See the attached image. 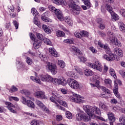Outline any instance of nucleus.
Wrapping results in <instances>:
<instances>
[{
    "mask_svg": "<svg viewBox=\"0 0 125 125\" xmlns=\"http://www.w3.org/2000/svg\"><path fill=\"white\" fill-rule=\"evenodd\" d=\"M98 44L100 46V47H101V48H104L106 54H108L104 55V59H106V60L107 61L111 62L114 61V60H115V61H119V60H120V59L118 58V56L114 55L112 53L111 49H110L109 46L107 44H103V43H102L101 42H99Z\"/></svg>",
    "mask_w": 125,
    "mask_h": 125,
    "instance_id": "f257e3e1",
    "label": "nucleus"
},
{
    "mask_svg": "<svg viewBox=\"0 0 125 125\" xmlns=\"http://www.w3.org/2000/svg\"><path fill=\"white\" fill-rule=\"evenodd\" d=\"M62 99V96L57 93H53V96L50 98V100L55 103V104H58L59 103L60 105H62L64 107H68V104L67 103L64 101L61 100Z\"/></svg>",
    "mask_w": 125,
    "mask_h": 125,
    "instance_id": "f03ea898",
    "label": "nucleus"
},
{
    "mask_svg": "<svg viewBox=\"0 0 125 125\" xmlns=\"http://www.w3.org/2000/svg\"><path fill=\"white\" fill-rule=\"evenodd\" d=\"M80 2L79 0H69L68 5L73 9V14L74 15H79L81 11V7L77 4Z\"/></svg>",
    "mask_w": 125,
    "mask_h": 125,
    "instance_id": "7ed1b4c3",
    "label": "nucleus"
},
{
    "mask_svg": "<svg viewBox=\"0 0 125 125\" xmlns=\"http://www.w3.org/2000/svg\"><path fill=\"white\" fill-rule=\"evenodd\" d=\"M83 109L87 114L89 119H95L96 116L94 115V107L90 105H84Z\"/></svg>",
    "mask_w": 125,
    "mask_h": 125,
    "instance_id": "20e7f679",
    "label": "nucleus"
},
{
    "mask_svg": "<svg viewBox=\"0 0 125 125\" xmlns=\"http://www.w3.org/2000/svg\"><path fill=\"white\" fill-rule=\"evenodd\" d=\"M49 9L50 11L54 12V13L56 14L57 18H58L60 21L63 20V14H62V12L60 11V10L56 9V8L53 6H49Z\"/></svg>",
    "mask_w": 125,
    "mask_h": 125,
    "instance_id": "39448f33",
    "label": "nucleus"
},
{
    "mask_svg": "<svg viewBox=\"0 0 125 125\" xmlns=\"http://www.w3.org/2000/svg\"><path fill=\"white\" fill-rule=\"evenodd\" d=\"M83 99V97H82V96L78 95L77 94H73V95L70 97V101L72 102H75L76 103H79L82 104L83 103H85V101L82 99Z\"/></svg>",
    "mask_w": 125,
    "mask_h": 125,
    "instance_id": "423d86ee",
    "label": "nucleus"
},
{
    "mask_svg": "<svg viewBox=\"0 0 125 125\" xmlns=\"http://www.w3.org/2000/svg\"><path fill=\"white\" fill-rule=\"evenodd\" d=\"M46 68L53 75L57 74V66L55 64L48 62L47 63Z\"/></svg>",
    "mask_w": 125,
    "mask_h": 125,
    "instance_id": "0eeeda50",
    "label": "nucleus"
},
{
    "mask_svg": "<svg viewBox=\"0 0 125 125\" xmlns=\"http://www.w3.org/2000/svg\"><path fill=\"white\" fill-rule=\"evenodd\" d=\"M67 83L71 88L74 89H78L80 86V84L77 81L71 78L67 80Z\"/></svg>",
    "mask_w": 125,
    "mask_h": 125,
    "instance_id": "6e6552de",
    "label": "nucleus"
},
{
    "mask_svg": "<svg viewBox=\"0 0 125 125\" xmlns=\"http://www.w3.org/2000/svg\"><path fill=\"white\" fill-rule=\"evenodd\" d=\"M5 104L6 105L7 109H8L11 113H13V114H17V111L16 110H14L13 108H15V105L14 104L9 102H6Z\"/></svg>",
    "mask_w": 125,
    "mask_h": 125,
    "instance_id": "1a4fd4ad",
    "label": "nucleus"
},
{
    "mask_svg": "<svg viewBox=\"0 0 125 125\" xmlns=\"http://www.w3.org/2000/svg\"><path fill=\"white\" fill-rule=\"evenodd\" d=\"M8 9L12 18H14V17H16V13L14 12L15 9L13 5H9L8 6Z\"/></svg>",
    "mask_w": 125,
    "mask_h": 125,
    "instance_id": "9d476101",
    "label": "nucleus"
},
{
    "mask_svg": "<svg viewBox=\"0 0 125 125\" xmlns=\"http://www.w3.org/2000/svg\"><path fill=\"white\" fill-rule=\"evenodd\" d=\"M40 79L42 82L50 83V82H51V80H52V77L47 74L46 75H42L40 77Z\"/></svg>",
    "mask_w": 125,
    "mask_h": 125,
    "instance_id": "9b49d317",
    "label": "nucleus"
},
{
    "mask_svg": "<svg viewBox=\"0 0 125 125\" xmlns=\"http://www.w3.org/2000/svg\"><path fill=\"white\" fill-rule=\"evenodd\" d=\"M108 119L109 120V124L110 125H114V123H115V115L112 112H108L107 114Z\"/></svg>",
    "mask_w": 125,
    "mask_h": 125,
    "instance_id": "f8f14e48",
    "label": "nucleus"
},
{
    "mask_svg": "<svg viewBox=\"0 0 125 125\" xmlns=\"http://www.w3.org/2000/svg\"><path fill=\"white\" fill-rule=\"evenodd\" d=\"M35 96L37 98H41V99H45V95L44 92L42 91H38L35 93Z\"/></svg>",
    "mask_w": 125,
    "mask_h": 125,
    "instance_id": "ddd939ff",
    "label": "nucleus"
},
{
    "mask_svg": "<svg viewBox=\"0 0 125 125\" xmlns=\"http://www.w3.org/2000/svg\"><path fill=\"white\" fill-rule=\"evenodd\" d=\"M93 69H95L99 72H102V65H101V63L99 62H96L94 64Z\"/></svg>",
    "mask_w": 125,
    "mask_h": 125,
    "instance_id": "4468645a",
    "label": "nucleus"
},
{
    "mask_svg": "<svg viewBox=\"0 0 125 125\" xmlns=\"http://www.w3.org/2000/svg\"><path fill=\"white\" fill-rule=\"evenodd\" d=\"M59 80V84H61L62 85L65 86L67 83H68V81L66 79L62 77H59L58 78Z\"/></svg>",
    "mask_w": 125,
    "mask_h": 125,
    "instance_id": "2eb2a0df",
    "label": "nucleus"
},
{
    "mask_svg": "<svg viewBox=\"0 0 125 125\" xmlns=\"http://www.w3.org/2000/svg\"><path fill=\"white\" fill-rule=\"evenodd\" d=\"M111 42L114 45H117L119 47H122V43L118 40L117 39L112 38L110 40Z\"/></svg>",
    "mask_w": 125,
    "mask_h": 125,
    "instance_id": "dca6fc26",
    "label": "nucleus"
},
{
    "mask_svg": "<svg viewBox=\"0 0 125 125\" xmlns=\"http://www.w3.org/2000/svg\"><path fill=\"white\" fill-rule=\"evenodd\" d=\"M83 74L86 77H90L94 75V72L92 70L87 68L84 70Z\"/></svg>",
    "mask_w": 125,
    "mask_h": 125,
    "instance_id": "f3484780",
    "label": "nucleus"
},
{
    "mask_svg": "<svg viewBox=\"0 0 125 125\" xmlns=\"http://www.w3.org/2000/svg\"><path fill=\"white\" fill-rule=\"evenodd\" d=\"M113 51L116 54H118L120 57H123L124 56V54L123 53V50L120 48L116 47L114 49Z\"/></svg>",
    "mask_w": 125,
    "mask_h": 125,
    "instance_id": "a211bd4d",
    "label": "nucleus"
},
{
    "mask_svg": "<svg viewBox=\"0 0 125 125\" xmlns=\"http://www.w3.org/2000/svg\"><path fill=\"white\" fill-rule=\"evenodd\" d=\"M63 20H64L65 22L69 26H73V21L71 20L70 17L68 16L65 17V18L63 17V20L61 21H63Z\"/></svg>",
    "mask_w": 125,
    "mask_h": 125,
    "instance_id": "6ab92c4d",
    "label": "nucleus"
},
{
    "mask_svg": "<svg viewBox=\"0 0 125 125\" xmlns=\"http://www.w3.org/2000/svg\"><path fill=\"white\" fill-rule=\"evenodd\" d=\"M49 52L54 57H58V53L57 52H56V50H55L54 48H49Z\"/></svg>",
    "mask_w": 125,
    "mask_h": 125,
    "instance_id": "aec40b11",
    "label": "nucleus"
},
{
    "mask_svg": "<svg viewBox=\"0 0 125 125\" xmlns=\"http://www.w3.org/2000/svg\"><path fill=\"white\" fill-rule=\"evenodd\" d=\"M119 29L123 33H125V25L122 21H120L118 23Z\"/></svg>",
    "mask_w": 125,
    "mask_h": 125,
    "instance_id": "412c9836",
    "label": "nucleus"
},
{
    "mask_svg": "<svg viewBox=\"0 0 125 125\" xmlns=\"http://www.w3.org/2000/svg\"><path fill=\"white\" fill-rule=\"evenodd\" d=\"M42 28L44 31V32L46 33V34H49L51 33V30H50V28L47 27V26H46V25L45 24H43L42 25Z\"/></svg>",
    "mask_w": 125,
    "mask_h": 125,
    "instance_id": "4be33fe9",
    "label": "nucleus"
},
{
    "mask_svg": "<svg viewBox=\"0 0 125 125\" xmlns=\"http://www.w3.org/2000/svg\"><path fill=\"white\" fill-rule=\"evenodd\" d=\"M28 107L32 108V109H35V104L31 100H27V103L26 104Z\"/></svg>",
    "mask_w": 125,
    "mask_h": 125,
    "instance_id": "5701e85b",
    "label": "nucleus"
},
{
    "mask_svg": "<svg viewBox=\"0 0 125 125\" xmlns=\"http://www.w3.org/2000/svg\"><path fill=\"white\" fill-rule=\"evenodd\" d=\"M105 8L106 10H107V11H108V12H109L110 14H113L112 13L113 12H114V11H113V8L111 6V5L108 4H106Z\"/></svg>",
    "mask_w": 125,
    "mask_h": 125,
    "instance_id": "b1692460",
    "label": "nucleus"
},
{
    "mask_svg": "<svg viewBox=\"0 0 125 125\" xmlns=\"http://www.w3.org/2000/svg\"><path fill=\"white\" fill-rule=\"evenodd\" d=\"M109 74L115 80L117 79V75H116V72H115V70L113 68L109 69Z\"/></svg>",
    "mask_w": 125,
    "mask_h": 125,
    "instance_id": "393cba45",
    "label": "nucleus"
},
{
    "mask_svg": "<svg viewBox=\"0 0 125 125\" xmlns=\"http://www.w3.org/2000/svg\"><path fill=\"white\" fill-rule=\"evenodd\" d=\"M83 1L84 4L88 7L90 8L91 7V3H90V0H82Z\"/></svg>",
    "mask_w": 125,
    "mask_h": 125,
    "instance_id": "a878e982",
    "label": "nucleus"
},
{
    "mask_svg": "<svg viewBox=\"0 0 125 125\" xmlns=\"http://www.w3.org/2000/svg\"><path fill=\"white\" fill-rule=\"evenodd\" d=\"M21 93L22 94H24L25 96H26V97H29V95L31 94V92L30 91L26 89H22L21 91Z\"/></svg>",
    "mask_w": 125,
    "mask_h": 125,
    "instance_id": "bb28decb",
    "label": "nucleus"
},
{
    "mask_svg": "<svg viewBox=\"0 0 125 125\" xmlns=\"http://www.w3.org/2000/svg\"><path fill=\"white\" fill-rule=\"evenodd\" d=\"M41 45L42 43H41V42H35L33 43V47L35 48V49H38V48H40Z\"/></svg>",
    "mask_w": 125,
    "mask_h": 125,
    "instance_id": "cd10ccee",
    "label": "nucleus"
},
{
    "mask_svg": "<svg viewBox=\"0 0 125 125\" xmlns=\"http://www.w3.org/2000/svg\"><path fill=\"white\" fill-rule=\"evenodd\" d=\"M58 64L59 66V67H60L61 68H65V66H66L65 65V62H64V61H61V60H59L58 62Z\"/></svg>",
    "mask_w": 125,
    "mask_h": 125,
    "instance_id": "c85d7f7f",
    "label": "nucleus"
},
{
    "mask_svg": "<svg viewBox=\"0 0 125 125\" xmlns=\"http://www.w3.org/2000/svg\"><path fill=\"white\" fill-rule=\"evenodd\" d=\"M45 14H46V13H44L42 15V16L41 17V19L44 22H49V18H47V17H46Z\"/></svg>",
    "mask_w": 125,
    "mask_h": 125,
    "instance_id": "c756f323",
    "label": "nucleus"
},
{
    "mask_svg": "<svg viewBox=\"0 0 125 125\" xmlns=\"http://www.w3.org/2000/svg\"><path fill=\"white\" fill-rule=\"evenodd\" d=\"M101 89L103 91H104V92H105V94L107 93V94H110L111 93V92L109 90L108 88H106V87L101 86Z\"/></svg>",
    "mask_w": 125,
    "mask_h": 125,
    "instance_id": "7c9ffc66",
    "label": "nucleus"
},
{
    "mask_svg": "<svg viewBox=\"0 0 125 125\" xmlns=\"http://www.w3.org/2000/svg\"><path fill=\"white\" fill-rule=\"evenodd\" d=\"M50 83H53L55 85H57V84H59V79L57 78H53L52 77V80L50 81Z\"/></svg>",
    "mask_w": 125,
    "mask_h": 125,
    "instance_id": "2f4dec72",
    "label": "nucleus"
},
{
    "mask_svg": "<svg viewBox=\"0 0 125 125\" xmlns=\"http://www.w3.org/2000/svg\"><path fill=\"white\" fill-rule=\"evenodd\" d=\"M119 120L121 123H118L117 125H125V117H121Z\"/></svg>",
    "mask_w": 125,
    "mask_h": 125,
    "instance_id": "473e14b6",
    "label": "nucleus"
},
{
    "mask_svg": "<svg viewBox=\"0 0 125 125\" xmlns=\"http://www.w3.org/2000/svg\"><path fill=\"white\" fill-rule=\"evenodd\" d=\"M76 120L78 122H81L83 120V114L82 113H78L76 115Z\"/></svg>",
    "mask_w": 125,
    "mask_h": 125,
    "instance_id": "72a5a7b5",
    "label": "nucleus"
},
{
    "mask_svg": "<svg viewBox=\"0 0 125 125\" xmlns=\"http://www.w3.org/2000/svg\"><path fill=\"white\" fill-rule=\"evenodd\" d=\"M57 37H64L65 36V33L62 31L58 30L56 32Z\"/></svg>",
    "mask_w": 125,
    "mask_h": 125,
    "instance_id": "f704fd0d",
    "label": "nucleus"
},
{
    "mask_svg": "<svg viewBox=\"0 0 125 125\" xmlns=\"http://www.w3.org/2000/svg\"><path fill=\"white\" fill-rule=\"evenodd\" d=\"M81 37H84L85 38H86L89 36L88 32H87L84 30L81 31Z\"/></svg>",
    "mask_w": 125,
    "mask_h": 125,
    "instance_id": "c9c22d12",
    "label": "nucleus"
},
{
    "mask_svg": "<svg viewBox=\"0 0 125 125\" xmlns=\"http://www.w3.org/2000/svg\"><path fill=\"white\" fill-rule=\"evenodd\" d=\"M30 79L34 82V83H37L41 84V80L34 77V76H31L30 77Z\"/></svg>",
    "mask_w": 125,
    "mask_h": 125,
    "instance_id": "e433bc0d",
    "label": "nucleus"
},
{
    "mask_svg": "<svg viewBox=\"0 0 125 125\" xmlns=\"http://www.w3.org/2000/svg\"><path fill=\"white\" fill-rule=\"evenodd\" d=\"M65 116L67 119L71 120L73 119V115L72 113L69 111H66L65 113Z\"/></svg>",
    "mask_w": 125,
    "mask_h": 125,
    "instance_id": "4c0bfd02",
    "label": "nucleus"
},
{
    "mask_svg": "<svg viewBox=\"0 0 125 125\" xmlns=\"http://www.w3.org/2000/svg\"><path fill=\"white\" fill-rule=\"evenodd\" d=\"M91 85L93 87H95V86H96V87H99V86H100V81L97 80L96 81L95 84L91 83Z\"/></svg>",
    "mask_w": 125,
    "mask_h": 125,
    "instance_id": "58836bf2",
    "label": "nucleus"
},
{
    "mask_svg": "<svg viewBox=\"0 0 125 125\" xmlns=\"http://www.w3.org/2000/svg\"><path fill=\"white\" fill-rule=\"evenodd\" d=\"M94 111L95 112V113L97 115H101V111H100V109L97 106H94Z\"/></svg>",
    "mask_w": 125,
    "mask_h": 125,
    "instance_id": "ea45409f",
    "label": "nucleus"
},
{
    "mask_svg": "<svg viewBox=\"0 0 125 125\" xmlns=\"http://www.w3.org/2000/svg\"><path fill=\"white\" fill-rule=\"evenodd\" d=\"M31 125H40V123H39V121L37 119H34L32 120L30 122Z\"/></svg>",
    "mask_w": 125,
    "mask_h": 125,
    "instance_id": "a19ab883",
    "label": "nucleus"
},
{
    "mask_svg": "<svg viewBox=\"0 0 125 125\" xmlns=\"http://www.w3.org/2000/svg\"><path fill=\"white\" fill-rule=\"evenodd\" d=\"M63 42H65V43L72 44L73 43V42H74V39H65L63 41Z\"/></svg>",
    "mask_w": 125,
    "mask_h": 125,
    "instance_id": "79ce46f5",
    "label": "nucleus"
},
{
    "mask_svg": "<svg viewBox=\"0 0 125 125\" xmlns=\"http://www.w3.org/2000/svg\"><path fill=\"white\" fill-rule=\"evenodd\" d=\"M114 89H113V92H115V93H116L118 92V90H119V85H118V83H116V81H114Z\"/></svg>",
    "mask_w": 125,
    "mask_h": 125,
    "instance_id": "37998d69",
    "label": "nucleus"
},
{
    "mask_svg": "<svg viewBox=\"0 0 125 125\" xmlns=\"http://www.w3.org/2000/svg\"><path fill=\"white\" fill-rule=\"evenodd\" d=\"M111 16H112L113 18L114 19V20H119L120 19V17L118 16V15L115 14V13L113 12H112V14H110Z\"/></svg>",
    "mask_w": 125,
    "mask_h": 125,
    "instance_id": "c03bdc74",
    "label": "nucleus"
},
{
    "mask_svg": "<svg viewBox=\"0 0 125 125\" xmlns=\"http://www.w3.org/2000/svg\"><path fill=\"white\" fill-rule=\"evenodd\" d=\"M74 36L76 37V38H78V39H82V34L81 32H75L74 33Z\"/></svg>",
    "mask_w": 125,
    "mask_h": 125,
    "instance_id": "a18cd8bd",
    "label": "nucleus"
},
{
    "mask_svg": "<svg viewBox=\"0 0 125 125\" xmlns=\"http://www.w3.org/2000/svg\"><path fill=\"white\" fill-rule=\"evenodd\" d=\"M74 67H75L74 70L75 71H76L77 73H78V74H80V75H82L83 74L82 69H81L78 66H75Z\"/></svg>",
    "mask_w": 125,
    "mask_h": 125,
    "instance_id": "49530a36",
    "label": "nucleus"
},
{
    "mask_svg": "<svg viewBox=\"0 0 125 125\" xmlns=\"http://www.w3.org/2000/svg\"><path fill=\"white\" fill-rule=\"evenodd\" d=\"M82 120L84 122H88L89 118H88V116L86 114H83Z\"/></svg>",
    "mask_w": 125,
    "mask_h": 125,
    "instance_id": "de8ad7c7",
    "label": "nucleus"
},
{
    "mask_svg": "<svg viewBox=\"0 0 125 125\" xmlns=\"http://www.w3.org/2000/svg\"><path fill=\"white\" fill-rule=\"evenodd\" d=\"M18 90V88L15 87V86H12V88L9 90V92L11 93H13V92H15Z\"/></svg>",
    "mask_w": 125,
    "mask_h": 125,
    "instance_id": "09e8293b",
    "label": "nucleus"
},
{
    "mask_svg": "<svg viewBox=\"0 0 125 125\" xmlns=\"http://www.w3.org/2000/svg\"><path fill=\"white\" fill-rule=\"evenodd\" d=\"M26 62L28 65H32V64H33V60L31 58L27 57L26 58Z\"/></svg>",
    "mask_w": 125,
    "mask_h": 125,
    "instance_id": "8fccbe9b",
    "label": "nucleus"
},
{
    "mask_svg": "<svg viewBox=\"0 0 125 125\" xmlns=\"http://www.w3.org/2000/svg\"><path fill=\"white\" fill-rule=\"evenodd\" d=\"M43 42L44 43H46V44H47L48 45H50V44H51V41L47 38L43 39Z\"/></svg>",
    "mask_w": 125,
    "mask_h": 125,
    "instance_id": "3c124183",
    "label": "nucleus"
},
{
    "mask_svg": "<svg viewBox=\"0 0 125 125\" xmlns=\"http://www.w3.org/2000/svg\"><path fill=\"white\" fill-rule=\"evenodd\" d=\"M42 109L43 111L45 112V113H47V114H50V111H49V109H48L47 107H46L45 105H44V106H43Z\"/></svg>",
    "mask_w": 125,
    "mask_h": 125,
    "instance_id": "603ef678",
    "label": "nucleus"
},
{
    "mask_svg": "<svg viewBox=\"0 0 125 125\" xmlns=\"http://www.w3.org/2000/svg\"><path fill=\"white\" fill-rule=\"evenodd\" d=\"M104 83L105 84H109V85H110L112 84V80L109 79H107L104 80Z\"/></svg>",
    "mask_w": 125,
    "mask_h": 125,
    "instance_id": "864d4df0",
    "label": "nucleus"
},
{
    "mask_svg": "<svg viewBox=\"0 0 125 125\" xmlns=\"http://www.w3.org/2000/svg\"><path fill=\"white\" fill-rule=\"evenodd\" d=\"M36 104L38 105V106H39L41 109L44 106V104H42V103L40 101H37Z\"/></svg>",
    "mask_w": 125,
    "mask_h": 125,
    "instance_id": "5fc2aeb1",
    "label": "nucleus"
},
{
    "mask_svg": "<svg viewBox=\"0 0 125 125\" xmlns=\"http://www.w3.org/2000/svg\"><path fill=\"white\" fill-rule=\"evenodd\" d=\"M57 4H61V5H65L66 4V1L65 0H59Z\"/></svg>",
    "mask_w": 125,
    "mask_h": 125,
    "instance_id": "6e6d98bb",
    "label": "nucleus"
},
{
    "mask_svg": "<svg viewBox=\"0 0 125 125\" xmlns=\"http://www.w3.org/2000/svg\"><path fill=\"white\" fill-rule=\"evenodd\" d=\"M98 27L100 29H101V30H104V29H105V23L104 22L100 23Z\"/></svg>",
    "mask_w": 125,
    "mask_h": 125,
    "instance_id": "4d7b16f0",
    "label": "nucleus"
},
{
    "mask_svg": "<svg viewBox=\"0 0 125 125\" xmlns=\"http://www.w3.org/2000/svg\"><path fill=\"white\" fill-rule=\"evenodd\" d=\"M13 24L15 27V28L16 29V30H17L19 27V23L18 22H17V21L14 20Z\"/></svg>",
    "mask_w": 125,
    "mask_h": 125,
    "instance_id": "13d9d810",
    "label": "nucleus"
},
{
    "mask_svg": "<svg viewBox=\"0 0 125 125\" xmlns=\"http://www.w3.org/2000/svg\"><path fill=\"white\" fill-rule=\"evenodd\" d=\"M39 56L42 61H45L46 60V57L45 55L40 54Z\"/></svg>",
    "mask_w": 125,
    "mask_h": 125,
    "instance_id": "bf43d9fd",
    "label": "nucleus"
},
{
    "mask_svg": "<svg viewBox=\"0 0 125 125\" xmlns=\"http://www.w3.org/2000/svg\"><path fill=\"white\" fill-rule=\"evenodd\" d=\"M78 58L79 59H80L81 62H86V58H85L84 57L79 56Z\"/></svg>",
    "mask_w": 125,
    "mask_h": 125,
    "instance_id": "052dcab7",
    "label": "nucleus"
},
{
    "mask_svg": "<svg viewBox=\"0 0 125 125\" xmlns=\"http://www.w3.org/2000/svg\"><path fill=\"white\" fill-rule=\"evenodd\" d=\"M34 24H35V25H37V26H38V27H39V28H41V22H40V21H37V20H36L34 21Z\"/></svg>",
    "mask_w": 125,
    "mask_h": 125,
    "instance_id": "680f3d73",
    "label": "nucleus"
},
{
    "mask_svg": "<svg viewBox=\"0 0 125 125\" xmlns=\"http://www.w3.org/2000/svg\"><path fill=\"white\" fill-rule=\"evenodd\" d=\"M36 36H37L38 39H39V40H43V36H42V34L37 33Z\"/></svg>",
    "mask_w": 125,
    "mask_h": 125,
    "instance_id": "e2e57ef3",
    "label": "nucleus"
},
{
    "mask_svg": "<svg viewBox=\"0 0 125 125\" xmlns=\"http://www.w3.org/2000/svg\"><path fill=\"white\" fill-rule=\"evenodd\" d=\"M120 12L121 14L122 15V16L125 18V9H120Z\"/></svg>",
    "mask_w": 125,
    "mask_h": 125,
    "instance_id": "0e129e2a",
    "label": "nucleus"
},
{
    "mask_svg": "<svg viewBox=\"0 0 125 125\" xmlns=\"http://www.w3.org/2000/svg\"><path fill=\"white\" fill-rule=\"evenodd\" d=\"M30 39L31 40H32V41H36V37L35 36V35L33 34V33H30Z\"/></svg>",
    "mask_w": 125,
    "mask_h": 125,
    "instance_id": "69168bd1",
    "label": "nucleus"
},
{
    "mask_svg": "<svg viewBox=\"0 0 125 125\" xmlns=\"http://www.w3.org/2000/svg\"><path fill=\"white\" fill-rule=\"evenodd\" d=\"M89 49L93 53H96V52H97L96 49H95V48H94L93 47H90Z\"/></svg>",
    "mask_w": 125,
    "mask_h": 125,
    "instance_id": "338daca9",
    "label": "nucleus"
},
{
    "mask_svg": "<svg viewBox=\"0 0 125 125\" xmlns=\"http://www.w3.org/2000/svg\"><path fill=\"white\" fill-rule=\"evenodd\" d=\"M21 102L23 104H26L27 103V99H26V98L24 97H21Z\"/></svg>",
    "mask_w": 125,
    "mask_h": 125,
    "instance_id": "774afa93",
    "label": "nucleus"
}]
</instances>
